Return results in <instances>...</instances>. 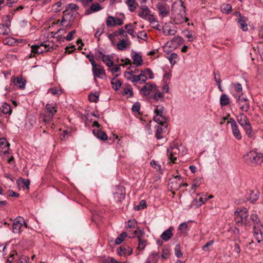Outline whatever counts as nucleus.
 I'll use <instances>...</instances> for the list:
<instances>
[{"label":"nucleus","mask_w":263,"mask_h":263,"mask_svg":"<svg viewBox=\"0 0 263 263\" xmlns=\"http://www.w3.org/2000/svg\"><path fill=\"white\" fill-rule=\"evenodd\" d=\"M117 46L119 50H123L126 48L127 43L124 39L120 40V41L118 43Z\"/></svg>","instance_id":"nucleus-40"},{"label":"nucleus","mask_w":263,"mask_h":263,"mask_svg":"<svg viewBox=\"0 0 263 263\" xmlns=\"http://www.w3.org/2000/svg\"><path fill=\"white\" fill-rule=\"evenodd\" d=\"M48 92L51 93L53 95H57L58 96L61 95L62 93V90H58L56 88H50L48 90Z\"/></svg>","instance_id":"nucleus-50"},{"label":"nucleus","mask_w":263,"mask_h":263,"mask_svg":"<svg viewBox=\"0 0 263 263\" xmlns=\"http://www.w3.org/2000/svg\"><path fill=\"white\" fill-rule=\"evenodd\" d=\"M179 148L175 143H172L167 149L168 158L173 163H176L177 156L179 155Z\"/></svg>","instance_id":"nucleus-4"},{"label":"nucleus","mask_w":263,"mask_h":263,"mask_svg":"<svg viewBox=\"0 0 263 263\" xmlns=\"http://www.w3.org/2000/svg\"><path fill=\"white\" fill-rule=\"evenodd\" d=\"M167 124H164V125H157L155 126L156 128V137L158 139L162 138V136L161 134L163 133L166 132L167 130Z\"/></svg>","instance_id":"nucleus-20"},{"label":"nucleus","mask_w":263,"mask_h":263,"mask_svg":"<svg viewBox=\"0 0 263 263\" xmlns=\"http://www.w3.org/2000/svg\"><path fill=\"white\" fill-rule=\"evenodd\" d=\"M1 110L4 114H11L12 112V110L10 105L7 103H5L2 105L1 108Z\"/></svg>","instance_id":"nucleus-31"},{"label":"nucleus","mask_w":263,"mask_h":263,"mask_svg":"<svg viewBox=\"0 0 263 263\" xmlns=\"http://www.w3.org/2000/svg\"><path fill=\"white\" fill-rule=\"evenodd\" d=\"M132 110L135 112H139L140 109V104L138 102H136L132 106Z\"/></svg>","instance_id":"nucleus-62"},{"label":"nucleus","mask_w":263,"mask_h":263,"mask_svg":"<svg viewBox=\"0 0 263 263\" xmlns=\"http://www.w3.org/2000/svg\"><path fill=\"white\" fill-rule=\"evenodd\" d=\"M154 120L160 125L166 124V119L163 116H155Z\"/></svg>","instance_id":"nucleus-27"},{"label":"nucleus","mask_w":263,"mask_h":263,"mask_svg":"<svg viewBox=\"0 0 263 263\" xmlns=\"http://www.w3.org/2000/svg\"><path fill=\"white\" fill-rule=\"evenodd\" d=\"M157 8L162 17L167 16L170 14V7L166 4L158 3L157 5Z\"/></svg>","instance_id":"nucleus-14"},{"label":"nucleus","mask_w":263,"mask_h":263,"mask_svg":"<svg viewBox=\"0 0 263 263\" xmlns=\"http://www.w3.org/2000/svg\"><path fill=\"white\" fill-rule=\"evenodd\" d=\"M125 3L128 7L129 10L132 12L135 11L138 6L135 0H126Z\"/></svg>","instance_id":"nucleus-25"},{"label":"nucleus","mask_w":263,"mask_h":263,"mask_svg":"<svg viewBox=\"0 0 263 263\" xmlns=\"http://www.w3.org/2000/svg\"><path fill=\"white\" fill-rule=\"evenodd\" d=\"M174 230L173 227H170L162 233L160 236L161 238L164 241H168L173 236V231Z\"/></svg>","instance_id":"nucleus-17"},{"label":"nucleus","mask_w":263,"mask_h":263,"mask_svg":"<svg viewBox=\"0 0 263 263\" xmlns=\"http://www.w3.org/2000/svg\"><path fill=\"white\" fill-rule=\"evenodd\" d=\"M76 31L75 30L71 31L65 37V39L67 41H71L73 39V35L76 33Z\"/></svg>","instance_id":"nucleus-63"},{"label":"nucleus","mask_w":263,"mask_h":263,"mask_svg":"<svg viewBox=\"0 0 263 263\" xmlns=\"http://www.w3.org/2000/svg\"><path fill=\"white\" fill-rule=\"evenodd\" d=\"M138 241L139 243L138 249L139 250H143L146 246V240L143 239L138 240Z\"/></svg>","instance_id":"nucleus-54"},{"label":"nucleus","mask_w":263,"mask_h":263,"mask_svg":"<svg viewBox=\"0 0 263 263\" xmlns=\"http://www.w3.org/2000/svg\"><path fill=\"white\" fill-rule=\"evenodd\" d=\"M46 108L48 110L49 115L48 116H44L43 120L46 124H47L49 123L53 116L57 112V106L55 105L50 104H47L46 105Z\"/></svg>","instance_id":"nucleus-8"},{"label":"nucleus","mask_w":263,"mask_h":263,"mask_svg":"<svg viewBox=\"0 0 263 263\" xmlns=\"http://www.w3.org/2000/svg\"><path fill=\"white\" fill-rule=\"evenodd\" d=\"M259 196V192L257 190H249L247 192L246 198L248 201L254 203L258 200Z\"/></svg>","instance_id":"nucleus-16"},{"label":"nucleus","mask_w":263,"mask_h":263,"mask_svg":"<svg viewBox=\"0 0 263 263\" xmlns=\"http://www.w3.org/2000/svg\"><path fill=\"white\" fill-rule=\"evenodd\" d=\"M250 219L253 223V226L261 224V221L257 214L252 213L250 216Z\"/></svg>","instance_id":"nucleus-26"},{"label":"nucleus","mask_w":263,"mask_h":263,"mask_svg":"<svg viewBox=\"0 0 263 263\" xmlns=\"http://www.w3.org/2000/svg\"><path fill=\"white\" fill-rule=\"evenodd\" d=\"M214 80L217 82V84L218 85L219 89L221 91H222L221 87V85H220L221 81H220V76L219 73L218 72L216 73V72H214Z\"/></svg>","instance_id":"nucleus-46"},{"label":"nucleus","mask_w":263,"mask_h":263,"mask_svg":"<svg viewBox=\"0 0 263 263\" xmlns=\"http://www.w3.org/2000/svg\"><path fill=\"white\" fill-rule=\"evenodd\" d=\"M140 9V11L138 13V16L148 21L149 18H151V16H153V14H150L149 9L147 6H142Z\"/></svg>","instance_id":"nucleus-15"},{"label":"nucleus","mask_w":263,"mask_h":263,"mask_svg":"<svg viewBox=\"0 0 263 263\" xmlns=\"http://www.w3.org/2000/svg\"><path fill=\"white\" fill-rule=\"evenodd\" d=\"M31 53L30 57L34 56L35 54H41L42 53L50 51L49 45L41 44L40 45H34L31 46Z\"/></svg>","instance_id":"nucleus-6"},{"label":"nucleus","mask_w":263,"mask_h":263,"mask_svg":"<svg viewBox=\"0 0 263 263\" xmlns=\"http://www.w3.org/2000/svg\"><path fill=\"white\" fill-rule=\"evenodd\" d=\"M92 71L96 81V78L103 79L106 77V73L103 67H92Z\"/></svg>","instance_id":"nucleus-13"},{"label":"nucleus","mask_w":263,"mask_h":263,"mask_svg":"<svg viewBox=\"0 0 263 263\" xmlns=\"http://www.w3.org/2000/svg\"><path fill=\"white\" fill-rule=\"evenodd\" d=\"M127 236V232H124L119 235L115 239V243L116 245L121 244Z\"/></svg>","instance_id":"nucleus-30"},{"label":"nucleus","mask_w":263,"mask_h":263,"mask_svg":"<svg viewBox=\"0 0 263 263\" xmlns=\"http://www.w3.org/2000/svg\"><path fill=\"white\" fill-rule=\"evenodd\" d=\"M155 92V94L153 96V99L156 101H158L159 99H163L164 97V95L162 92L159 91L158 89L157 91H154Z\"/></svg>","instance_id":"nucleus-44"},{"label":"nucleus","mask_w":263,"mask_h":263,"mask_svg":"<svg viewBox=\"0 0 263 263\" xmlns=\"http://www.w3.org/2000/svg\"><path fill=\"white\" fill-rule=\"evenodd\" d=\"M125 77L127 79L130 80L132 82H138V77L136 75L133 74L130 72L125 73Z\"/></svg>","instance_id":"nucleus-34"},{"label":"nucleus","mask_w":263,"mask_h":263,"mask_svg":"<svg viewBox=\"0 0 263 263\" xmlns=\"http://www.w3.org/2000/svg\"><path fill=\"white\" fill-rule=\"evenodd\" d=\"M248 210L247 208H238L234 212L235 221L238 226L243 224L245 226H251V222L248 218Z\"/></svg>","instance_id":"nucleus-1"},{"label":"nucleus","mask_w":263,"mask_h":263,"mask_svg":"<svg viewBox=\"0 0 263 263\" xmlns=\"http://www.w3.org/2000/svg\"><path fill=\"white\" fill-rule=\"evenodd\" d=\"M220 102L221 106H226L229 103V98L227 95L222 94L220 97Z\"/></svg>","instance_id":"nucleus-36"},{"label":"nucleus","mask_w":263,"mask_h":263,"mask_svg":"<svg viewBox=\"0 0 263 263\" xmlns=\"http://www.w3.org/2000/svg\"><path fill=\"white\" fill-rule=\"evenodd\" d=\"M253 236L256 240L258 242L263 241V224L253 226Z\"/></svg>","instance_id":"nucleus-9"},{"label":"nucleus","mask_w":263,"mask_h":263,"mask_svg":"<svg viewBox=\"0 0 263 263\" xmlns=\"http://www.w3.org/2000/svg\"><path fill=\"white\" fill-rule=\"evenodd\" d=\"M117 262L118 261L112 257H108L103 261V263H117Z\"/></svg>","instance_id":"nucleus-64"},{"label":"nucleus","mask_w":263,"mask_h":263,"mask_svg":"<svg viewBox=\"0 0 263 263\" xmlns=\"http://www.w3.org/2000/svg\"><path fill=\"white\" fill-rule=\"evenodd\" d=\"M134 234L136 235V237L138 240L143 239L142 237L144 236L145 233L143 231L138 228L135 231Z\"/></svg>","instance_id":"nucleus-41"},{"label":"nucleus","mask_w":263,"mask_h":263,"mask_svg":"<svg viewBox=\"0 0 263 263\" xmlns=\"http://www.w3.org/2000/svg\"><path fill=\"white\" fill-rule=\"evenodd\" d=\"M179 230L182 232H184L188 230V226L186 222L181 223L179 226Z\"/></svg>","instance_id":"nucleus-59"},{"label":"nucleus","mask_w":263,"mask_h":263,"mask_svg":"<svg viewBox=\"0 0 263 263\" xmlns=\"http://www.w3.org/2000/svg\"><path fill=\"white\" fill-rule=\"evenodd\" d=\"M237 103L239 106L240 109L243 111H247L250 108L249 101L246 97L243 95L239 96L237 99Z\"/></svg>","instance_id":"nucleus-10"},{"label":"nucleus","mask_w":263,"mask_h":263,"mask_svg":"<svg viewBox=\"0 0 263 263\" xmlns=\"http://www.w3.org/2000/svg\"><path fill=\"white\" fill-rule=\"evenodd\" d=\"M183 41L182 38L180 36H176L171 40V43H175V46L180 44Z\"/></svg>","instance_id":"nucleus-48"},{"label":"nucleus","mask_w":263,"mask_h":263,"mask_svg":"<svg viewBox=\"0 0 263 263\" xmlns=\"http://www.w3.org/2000/svg\"><path fill=\"white\" fill-rule=\"evenodd\" d=\"M177 32V30L175 29H172L168 28L167 26H164L163 29V33L165 35H175Z\"/></svg>","instance_id":"nucleus-33"},{"label":"nucleus","mask_w":263,"mask_h":263,"mask_svg":"<svg viewBox=\"0 0 263 263\" xmlns=\"http://www.w3.org/2000/svg\"><path fill=\"white\" fill-rule=\"evenodd\" d=\"M236 119L237 121L243 128L248 137H252L254 134L252 132L251 123L247 116L243 113H240L237 115Z\"/></svg>","instance_id":"nucleus-2"},{"label":"nucleus","mask_w":263,"mask_h":263,"mask_svg":"<svg viewBox=\"0 0 263 263\" xmlns=\"http://www.w3.org/2000/svg\"><path fill=\"white\" fill-rule=\"evenodd\" d=\"M214 240H211L206 242L203 246H202V250L206 252H210L211 251L210 247L214 243Z\"/></svg>","instance_id":"nucleus-45"},{"label":"nucleus","mask_w":263,"mask_h":263,"mask_svg":"<svg viewBox=\"0 0 263 263\" xmlns=\"http://www.w3.org/2000/svg\"><path fill=\"white\" fill-rule=\"evenodd\" d=\"M24 223V219L20 216L16 217L13 222L12 231L14 233H20L21 228Z\"/></svg>","instance_id":"nucleus-12"},{"label":"nucleus","mask_w":263,"mask_h":263,"mask_svg":"<svg viewBox=\"0 0 263 263\" xmlns=\"http://www.w3.org/2000/svg\"><path fill=\"white\" fill-rule=\"evenodd\" d=\"M201 182H202V180H201V178H196L194 180L193 183L192 184V186L191 187V190L193 191V192H194L195 191L196 188L197 187L199 186V185L201 183Z\"/></svg>","instance_id":"nucleus-38"},{"label":"nucleus","mask_w":263,"mask_h":263,"mask_svg":"<svg viewBox=\"0 0 263 263\" xmlns=\"http://www.w3.org/2000/svg\"><path fill=\"white\" fill-rule=\"evenodd\" d=\"M10 144L5 138H0V148L3 149L7 147H9Z\"/></svg>","instance_id":"nucleus-43"},{"label":"nucleus","mask_w":263,"mask_h":263,"mask_svg":"<svg viewBox=\"0 0 263 263\" xmlns=\"http://www.w3.org/2000/svg\"><path fill=\"white\" fill-rule=\"evenodd\" d=\"M175 254L178 258H180L182 256V253L180 249V246L179 245H177L175 246L174 249Z\"/></svg>","instance_id":"nucleus-47"},{"label":"nucleus","mask_w":263,"mask_h":263,"mask_svg":"<svg viewBox=\"0 0 263 263\" xmlns=\"http://www.w3.org/2000/svg\"><path fill=\"white\" fill-rule=\"evenodd\" d=\"M99 96L96 93L95 94H90L88 96L89 101L92 102H97L98 101Z\"/></svg>","instance_id":"nucleus-52"},{"label":"nucleus","mask_w":263,"mask_h":263,"mask_svg":"<svg viewBox=\"0 0 263 263\" xmlns=\"http://www.w3.org/2000/svg\"><path fill=\"white\" fill-rule=\"evenodd\" d=\"M117 35H123V36H125V37H127V35L126 33L122 29H121L119 30L118 31H116L114 33V36H117Z\"/></svg>","instance_id":"nucleus-60"},{"label":"nucleus","mask_w":263,"mask_h":263,"mask_svg":"<svg viewBox=\"0 0 263 263\" xmlns=\"http://www.w3.org/2000/svg\"><path fill=\"white\" fill-rule=\"evenodd\" d=\"M128 94H129L128 97H132L133 96V89L130 85L127 86L126 87L124 88L123 91L122 92L123 96Z\"/></svg>","instance_id":"nucleus-35"},{"label":"nucleus","mask_w":263,"mask_h":263,"mask_svg":"<svg viewBox=\"0 0 263 263\" xmlns=\"http://www.w3.org/2000/svg\"><path fill=\"white\" fill-rule=\"evenodd\" d=\"M102 9L101 6L98 3L92 4L89 9L86 10V14L88 15L92 12H97Z\"/></svg>","instance_id":"nucleus-22"},{"label":"nucleus","mask_w":263,"mask_h":263,"mask_svg":"<svg viewBox=\"0 0 263 263\" xmlns=\"http://www.w3.org/2000/svg\"><path fill=\"white\" fill-rule=\"evenodd\" d=\"M111 84L112 88L115 90H118L122 85L121 81L117 79L116 78H114L111 80Z\"/></svg>","instance_id":"nucleus-29"},{"label":"nucleus","mask_w":263,"mask_h":263,"mask_svg":"<svg viewBox=\"0 0 263 263\" xmlns=\"http://www.w3.org/2000/svg\"><path fill=\"white\" fill-rule=\"evenodd\" d=\"M115 20V17L112 16H108L106 21V24L107 27L114 26V21Z\"/></svg>","instance_id":"nucleus-55"},{"label":"nucleus","mask_w":263,"mask_h":263,"mask_svg":"<svg viewBox=\"0 0 263 263\" xmlns=\"http://www.w3.org/2000/svg\"><path fill=\"white\" fill-rule=\"evenodd\" d=\"M137 77H138V82H140V83H142L147 80L146 75H145L143 71H142L141 73L137 75Z\"/></svg>","instance_id":"nucleus-56"},{"label":"nucleus","mask_w":263,"mask_h":263,"mask_svg":"<svg viewBox=\"0 0 263 263\" xmlns=\"http://www.w3.org/2000/svg\"><path fill=\"white\" fill-rule=\"evenodd\" d=\"M12 79H13L12 82L14 85L21 89H23L25 88L26 81L23 79L21 76H19L16 78L12 77Z\"/></svg>","instance_id":"nucleus-18"},{"label":"nucleus","mask_w":263,"mask_h":263,"mask_svg":"<svg viewBox=\"0 0 263 263\" xmlns=\"http://www.w3.org/2000/svg\"><path fill=\"white\" fill-rule=\"evenodd\" d=\"M151 17V18H149L148 21L150 23L151 26L153 28L156 29L157 30H160L159 29V24L158 21L155 18L154 16L153 15V16Z\"/></svg>","instance_id":"nucleus-32"},{"label":"nucleus","mask_w":263,"mask_h":263,"mask_svg":"<svg viewBox=\"0 0 263 263\" xmlns=\"http://www.w3.org/2000/svg\"><path fill=\"white\" fill-rule=\"evenodd\" d=\"M77 5L73 3L69 4L66 7V12L68 11H76L78 9Z\"/></svg>","instance_id":"nucleus-42"},{"label":"nucleus","mask_w":263,"mask_h":263,"mask_svg":"<svg viewBox=\"0 0 263 263\" xmlns=\"http://www.w3.org/2000/svg\"><path fill=\"white\" fill-rule=\"evenodd\" d=\"M170 255V250L167 249H163L161 256L164 259H167Z\"/></svg>","instance_id":"nucleus-58"},{"label":"nucleus","mask_w":263,"mask_h":263,"mask_svg":"<svg viewBox=\"0 0 263 263\" xmlns=\"http://www.w3.org/2000/svg\"><path fill=\"white\" fill-rule=\"evenodd\" d=\"M125 28L127 31V33L129 35L132 36L133 37H135V35L134 34V29L132 27V24H128L125 26Z\"/></svg>","instance_id":"nucleus-39"},{"label":"nucleus","mask_w":263,"mask_h":263,"mask_svg":"<svg viewBox=\"0 0 263 263\" xmlns=\"http://www.w3.org/2000/svg\"><path fill=\"white\" fill-rule=\"evenodd\" d=\"M245 161L251 164H260L263 161V155L255 151H250L244 156Z\"/></svg>","instance_id":"nucleus-3"},{"label":"nucleus","mask_w":263,"mask_h":263,"mask_svg":"<svg viewBox=\"0 0 263 263\" xmlns=\"http://www.w3.org/2000/svg\"><path fill=\"white\" fill-rule=\"evenodd\" d=\"M93 133L98 138L102 141H106L107 139V135L105 132L100 130H93Z\"/></svg>","instance_id":"nucleus-23"},{"label":"nucleus","mask_w":263,"mask_h":263,"mask_svg":"<svg viewBox=\"0 0 263 263\" xmlns=\"http://www.w3.org/2000/svg\"><path fill=\"white\" fill-rule=\"evenodd\" d=\"M9 24H0V34L2 35H6L8 34L9 29Z\"/></svg>","instance_id":"nucleus-28"},{"label":"nucleus","mask_w":263,"mask_h":263,"mask_svg":"<svg viewBox=\"0 0 263 263\" xmlns=\"http://www.w3.org/2000/svg\"><path fill=\"white\" fill-rule=\"evenodd\" d=\"M158 87L155 84L146 83L140 89V93L144 96L148 95L151 91H157Z\"/></svg>","instance_id":"nucleus-11"},{"label":"nucleus","mask_w":263,"mask_h":263,"mask_svg":"<svg viewBox=\"0 0 263 263\" xmlns=\"http://www.w3.org/2000/svg\"><path fill=\"white\" fill-rule=\"evenodd\" d=\"M133 60V64L137 66H140L142 63V58L140 54L138 53H135L132 57Z\"/></svg>","instance_id":"nucleus-24"},{"label":"nucleus","mask_w":263,"mask_h":263,"mask_svg":"<svg viewBox=\"0 0 263 263\" xmlns=\"http://www.w3.org/2000/svg\"><path fill=\"white\" fill-rule=\"evenodd\" d=\"M137 222L135 219H130L126 223L127 228H135Z\"/></svg>","instance_id":"nucleus-51"},{"label":"nucleus","mask_w":263,"mask_h":263,"mask_svg":"<svg viewBox=\"0 0 263 263\" xmlns=\"http://www.w3.org/2000/svg\"><path fill=\"white\" fill-rule=\"evenodd\" d=\"M183 33L184 34V36L188 38L189 39V41L190 42H192L193 41V34H192V32L191 31H190L189 30H184L183 32Z\"/></svg>","instance_id":"nucleus-57"},{"label":"nucleus","mask_w":263,"mask_h":263,"mask_svg":"<svg viewBox=\"0 0 263 263\" xmlns=\"http://www.w3.org/2000/svg\"><path fill=\"white\" fill-rule=\"evenodd\" d=\"M146 207V202L144 200H142L140 202V203L135 207L136 211H139L141 209H144Z\"/></svg>","instance_id":"nucleus-49"},{"label":"nucleus","mask_w":263,"mask_h":263,"mask_svg":"<svg viewBox=\"0 0 263 263\" xmlns=\"http://www.w3.org/2000/svg\"><path fill=\"white\" fill-rule=\"evenodd\" d=\"M143 73L146 75V78L149 79H152L154 78L152 71L149 68H147L143 71Z\"/></svg>","instance_id":"nucleus-53"},{"label":"nucleus","mask_w":263,"mask_h":263,"mask_svg":"<svg viewBox=\"0 0 263 263\" xmlns=\"http://www.w3.org/2000/svg\"><path fill=\"white\" fill-rule=\"evenodd\" d=\"M118 253L120 256L130 255L132 253V249L126 245H122L118 249Z\"/></svg>","instance_id":"nucleus-19"},{"label":"nucleus","mask_w":263,"mask_h":263,"mask_svg":"<svg viewBox=\"0 0 263 263\" xmlns=\"http://www.w3.org/2000/svg\"><path fill=\"white\" fill-rule=\"evenodd\" d=\"M151 165L158 171H160L161 169L160 164L155 160H153L151 162Z\"/></svg>","instance_id":"nucleus-61"},{"label":"nucleus","mask_w":263,"mask_h":263,"mask_svg":"<svg viewBox=\"0 0 263 263\" xmlns=\"http://www.w3.org/2000/svg\"><path fill=\"white\" fill-rule=\"evenodd\" d=\"M95 58L97 60H102L106 66H124L123 64L114 65V62L112 59V57L105 55L100 51H98L96 53Z\"/></svg>","instance_id":"nucleus-5"},{"label":"nucleus","mask_w":263,"mask_h":263,"mask_svg":"<svg viewBox=\"0 0 263 263\" xmlns=\"http://www.w3.org/2000/svg\"><path fill=\"white\" fill-rule=\"evenodd\" d=\"M228 123L231 124L232 134L234 137L237 140H241L242 138L241 135L235 120L233 118H230L227 121V124Z\"/></svg>","instance_id":"nucleus-7"},{"label":"nucleus","mask_w":263,"mask_h":263,"mask_svg":"<svg viewBox=\"0 0 263 263\" xmlns=\"http://www.w3.org/2000/svg\"><path fill=\"white\" fill-rule=\"evenodd\" d=\"M125 196V193H124L116 192L114 194V197L115 199L117 201L121 202V201H122L124 199Z\"/></svg>","instance_id":"nucleus-37"},{"label":"nucleus","mask_w":263,"mask_h":263,"mask_svg":"<svg viewBox=\"0 0 263 263\" xmlns=\"http://www.w3.org/2000/svg\"><path fill=\"white\" fill-rule=\"evenodd\" d=\"M240 18L238 20V23L239 25L240 28L242 29L243 31H247L248 30V26L247 24V18L245 16L240 15L239 12H238Z\"/></svg>","instance_id":"nucleus-21"}]
</instances>
